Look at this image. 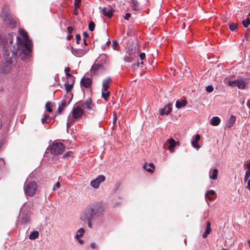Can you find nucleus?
Masks as SVG:
<instances>
[{
  "mask_svg": "<svg viewBox=\"0 0 250 250\" xmlns=\"http://www.w3.org/2000/svg\"><path fill=\"white\" fill-rule=\"evenodd\" d=\"M19 33L23 40L13 33L0 36V55L9 56L10 51L13 54H19L22 60L28 59L31 51V41L23 29L20 28Z\"/></svg>",
  "mask_w": 250,
  "mask_h": 250,
  "instance_id": "nucleus-1",
  "label": "nucleus"
},
{
  "mask_svg": "<svg viewBox=\"0 0 250 250\" xmlns=\"http://www.w3.org/2000/svg\"><path fill=\"white\" fill-rule=\"evenodd\" d=\"M104 210L99 203H93L88 205L82 212L80 219L86 222L88 227L91 229L95 224H98Z\"/></svg>",
  "mask_w": 250,
  "mask_h": 250,
  "instance_id": "nucleus-2",
  "label": "nucleus"
},
{
  "mask_svg": "<svg viewBox=\"0 0 250 250\" xmlns=\"http://www.w3.org/2000/svg\"><path fill=\"white\" fill-rule=\"evenodd\" d=\"M9 6L5 4L2 7L1 19L3 23L7 27L13 28L16 26V21L10 13Z\"/></svg>",
  "mask_w": 250,
  "mask_h": 250,
  "instance_id": "nucleus-3",
  "label": "nucleus"
},
{
  "mask_svg": "<svg viewBox=\"0 0 250 250\" xmlns=\"http://www.w3.org/2000/svg\"><path fill=\"white\" fill-rule=\"evenodd\" d=\"M83 114V110L82 107L79 105L74 106L68 116L67 127H70V124H72L79 120L82 117Z\"/></svg>",
  "mask_w": 250,
  "mask_h": 250,
  "instance_id": "nucleus-4",
  "label": "nucleus"
},
{
  "mask_svg": "<svg viewBox=\"0 0 250 250\" xmlns=\"http://www.w3.org/2000/svg\"><path fill=\"white\" fill-rule=\"evenodd\" d=\"M17 69L14 67L13 60L12 58L5 60L0 64V73L7 74Z\"/></svg>",
  "mask_w": 250,
  "mask_h": 250,
  "instance_id": "nucleus-5",
  "label": "nucleus"
},
{
  "mask_svg": "<svg viewBox=\"0 0 250 250\" xmlns=\"http://www.w3.org/2000/svg\"><path fill=\"white\" fill-rule=\"evenodd\" d=\"M105 57L104 55H101L98 58L95 63L92 66L91 69V73H97L104 71L105 67L103 64L105 62Z\"/></svg>",
  "mask_w": 250,
  "mask_h": 250,
  "instance_id": "nucleus-6",
  "label": "nucleus"
},
{
  "mask_svg": "<svg viewBox=\"0 0 250 250\" xmlns=\"http://www.w3.org/2000/svg\"><path fill=\"white\" fill-rule=\"evenodd\" d=\"M37 189V184L35 182H31L27 184L24 187L25 193L30 197H32L35 194Z\"/></svg>",
  "mask_w": 250,
  "mask_h": 250,
  "instance_id": "nucleus-7",
  "label": "nucleus"
},
{
  "mask_svg": "<svg viewBox=\"0 0 250 250\" xmlns=\"http://www.w3.org/2000/svg\"><path fill=\"white\" fill-rule=\"evenodd\" d=\"M64 146L63 144L57 142L54 143L51 147V151L52 154L58 155L63 152Z\"/></svg>",
  "mask_w": 250,
  "mask_h": 250,
  "instance_id": "nucleus-8",
  "label": "nucleus"
},
{
  "mask_svg": "<svg viewBox=\"0 0 250 250\" xmlns=\"http://www.w3.org/2000/svg\"><path fill=\"white\" fill-rule=\"evenodd\" d=\"M105 180L104 176L100 175L95 179L92 180L90 182V186L94 188H98L100 184L104 182Z\"/></svg>",
  "mask_w": 250,
  "mask_h": 250,
  "instance_id": "nucleus-9",
  "label": "nucleus"
},
{
  "mask_svg": "<svg viewBox=\"0 0 250 250\" xmlns=\"http://www.w3.org/2000/svg\"><path fill=\"white\" fill-rule=\"evenodd\" d=\"M87 50L81 49H74L71 50L72 53L77 57H81L85 54Z\"/></svg>",
  "mask_w": 250,
  "mask_h": 250,
  "instance_id": "nucleus-10",
  "label": "nucleus"
},
{
  "mask_svg": "<svg viewBox=\"0 0 250 250\" xmlns=\"http://www.w3.org/2000/svg\"><path fill=\"white\" fill-rule=\"evenodd\" d=\"M172 104L169 103L166 104L164 108L160 109V115L163 116L164 115H168L171 111Z\"/></svg>",
  "mask_w": 250,
  "mask_h": 250,
  "instance_id": "nucleus-11",
  "label": "nucleus"
},
{
  "mask_svg": "<svg viewBox=\"0 0 250 250\" xmlns=\"http://www.w3.org/2000/svg\"><path fill=\"white\" fill-rule=\"evenodd\" d=\"M167 142L169 145L168 149L169 150L170 152L172 153L174 151V147L177 144H179V142H175L173 138H170L167 140Z\"/></svg>",
  "mask_w": 250,
  "mask_h": 250,
  "instance_id": "nucleus-12",
  "label": "nucleus"
},
{
  "mask_svg": "<svg viewBox=\"0 0 250 250\" xmlns=\"http://www.w3.org/2000/svg\"><path fill=\"white\" fill-rule=\"evenodd\" d=\"M81 84L85 87H89L92 84V80L89 78L83 77L81 81Z\"/></svg>",
  "mask_w": 250,
  "mask_h": 250,
  "instance_id": "nucleus-13",
  "label": "nucleus"
},
{
  "mask_svg": "<svg viewBox=\"0 0 250 250\" xmlns=\"http://www.w3.org/2000/svg\"><path fill=\"white\" fill-rule=\"evenodd\" d=\"M111 79L110 77H106L105 78L103 81L102 90L106 91L108 88L109 83H111Z\"/></svg>",
  "mask_w": 250,
  "mask_h": 250,
  "instance_id": "nucleus-14",
  "label": "nucleus"
},
{
  "mask_svg": "<svg viewBox=\"0 0 250 250\" xmlns=\"http://www.w3.org/2000/svg\"><path fill=\"white\" fill-rule=\"evenodd\" d=\"M102 13L105 16L110 18L113 15V10L110 9H107L106 7H104L102 9Z\"/></svg>",
  "mask_w": 250,
  "mask_h": 250,
  "instance_id": "nucleus-15",
  "label": "nucleus"
},
{
  "mask_svg": "<svg viewBox=\"0 0 250 250\" xmlns=\"http://www.w3.org/2000/svg\"><path fill=\"white\" fill-rule=\"evenodd\" d=\"M200 139V136L199 134H196L195 136V139L192 140L191 142V144L192 146L198 149L200 148V146L199 145L198 142Z\"/></svg>",
  "mask_w": 250,
  "mask_h": 250,
  "instance_id": "nucleus-16",
  "label": "nucleus"
},
{
  "mask_svg": "<svg viewBox=\"0 0 250 250\" xmlns=\"http://www.w3.org/2000/svg\"><path fill=\"white\" fill-rule=\"evenodd\" d=\"M68 104H67L65 101H62L61 104L59 105L58 107L59 113H62Z\"/></svg>",
  "mask_w": 250,
  "mask_h": 250,
  "instance_id": "nucleus-17",
  "label": "nucleus"
},
{
  "mask_svg": "<svg viewBox=\"0 0 250 250\" xmlns=\"http://www.w3.org/2000/svg\"><path fill=\"white\" fill-rule=\"evenodd\" d=\"M210 225V223L209 222H208L206 230H205V232L203 233V237L204 238H206L208 236V235L210 233L211 231Z\"/></svg>",
  "mask_w": 250,
  "mask_h": 250,
  "instance_id": "nucleus-18",
  "label": "nucleus"
},
{
  "mask_svg": "<svg viewBox=\"0 0 250 250\" xmlns=\"http://www.w3.org/2000/svg\"><path fill=\"white\" fill-rule=\"evenodd\" d=\"M187 102L185 99H183L181 102L177 101L176 102L175 106L177 108H180L181 107L185 106L187 104Z\"/></svg>",
  "mask_w": 250,
  "mask_h": 250,
  "instance_id": "nucleus-19",
  "label": "nucleus"
},
{
  "mask_svg": "<svg viewBox=\"0 0 250 250\" xmlns=\"http://www.w3.org/2000/svg\"><path fill=\"white\" fill-rule=\"evenodd\" d=\"M91 100L90 99H87L85 102L82 105V108L90 109L91 107Z\"/></svg>",
  "mask_w": 250,
  "mask_h": 250,
  "instance_id": "nucleus-20",
  "label": "nucleus"
},
{
  "mask_svg": "<svg viewBox=\"0 0 250 250\" xmlns=\"http://www.w3.org/2000/svg\"><path fill=\"white\" fill-rule=\"evenodd\" d=\"M39 233L38 231H32L29 236V238L31 240H35L39 237Z\"/></svg>",
  "mask_w": 250,
  "mask_h": 250,
  "instance_id": "nucleus-21",
  "label": "nucleus"
},
{
  "mask_svg": "<svg viewBox=\"0 0 250 250\" xmlns=\"http://www.w3.org/2000/svg\"><path fill=\"white\" fill-rule=\"evenodd\" d=\"M85 232V229L83 228H81L77 232L75 238L78 240L81 237H82Z\"/></svg>",
  "mask_w": 250,
  "mask_h": 250,
  "instance_id": "nucleus-22",
  "label": "nucleus"
},
{
  "mask_svg": "<svg viewBox=\"0 0 250 250\" xmlns=\"http://www.w3.org/2000/svg\"><path fill=\"white\" fill-rule=\"evenodd\" d=\"M210 124L212 125H219V117L215 116L212 118L210 120Z\"/></svg>",
  "mask_w": 250,
  "mask_h": 250,
  "instance_id": "nucleus-23",
  "label": "nucleus"
},
{
  "mask_svg": "<svg viewBox=\"0 0 250 250\" xmlns=\"http://www.w3.org/2000/svg\"><path fill=\"white\" fill-rule=\"evenodd\" d=\"M236 120V117L234 116L231 115L229 120V121L227 123V126L228 127H230L232 126L233 124L234 123Z\"/></svg>",
  "mask_w": 250,
  "mask_h": 250,
  "instance_id": "nucleus-24",
  "label": "nucleus"
},
{
  "mask_svg": "<svg viewBox=\"0 0 250 250\" xmlns=\"http://www.w3.org/2000/svg\"><path fill=\"white\" fill-rule=\"evenodd\" d=\"M131 4V8L133 10L137 11L139 9L138 2L137 0H132Z\"/></svg>",
  "mask_w": 250,
  "mask_h": 250,
  "instance_id": "nucleus-25",
  "label": "nucleus"
},
{
  "mask_svg": "<svg viewBox=\"0 0 250 250\" xmlns=\"http://www.w3.org/2000/svg\"><path fill=\"white\" fill-rule=\"evenodd\" d=\"M215 192L213 190H209L206 194V198L211 201L212 199V196H214Z\"/></svg>",
  "mask_w": 250,
  "mask_h": 250,
  "instance_id": "nucleus-26",
  "label": "nucleus"
},
{
  "mask_svg": "<svg viewBox=\"0 0 250 250\" xmlns=\"http://www.w3.org/2000/svg\"><path fill=\"white\" fill-rule=\"evenodd\" d=\"M237 87L240 89H244L246 86V83L243 80H238Z\"/></svg>",
  "mask_w": 250,
  "mask_h": 250,
  "instance_id": "nucleus-27",
  "label": "nucleus"
},
{
  "mask_svg": "<svg viewBox=\"0 0 250 250\" xmlns=\"http://www.w3.org/2000/svg\"><path fill=\"white\" fill-rule=\"evenodd\" d=\"M109 95L110 91L107 90L106 91L102 90V96L104 99L105 101H107Z\"/></svg>",
  "mask_w": 250,
  "mask_h": 250,
  "instance_id": "nucleus-28",
  "label": "nucleus"
},
{
  "mask_svg": "<svg viewBox=\"0 0 250 250\" xmlns=\"http://www.w3.org/2000/svg\"><path fill=\"white\" fill-rule=\"evenodd\" d=\"M218 170L217 168L214 169L212 171V174L209 175V177L212 179H216L217 177Z\"/></svg>",
  "mask_w": 250,
  "mask_h": 250,
  "instance_id": "nucleus-29",
  "label": "nucleus"
},
{
  "mask_svg": "<svg viewBox=\"0 0 250 250\" xmlns=\"http://www.w3.org/2000/svg\"><path fill=\"white\" fill-rule=\"evenodd\" d=\"M50 119H49V115L46 114L42 119V124H47L49 122Z\"/></svg>",
  "mask_w": 250,
  "mask_h": 250,
  "instance_id": "nucleus-30",
  "label": "nucleus"
},
{
  "mask_svg": "<svg viewBox=\"0 0 250 250\" xmlns=\"http://www.w3.org/2000/svg\"><path fill=\"white\" fill-rule=\"evenodd\" d=\"M242 24L244 27L247 28L250 24V19L249 18H247L246 20L242 21Z\"/></svg>",
  "mask_w": 250,
  "mask_h": 250,
  "instance_id": "nucleus-31",
  "label": "nucleus"
},
{
  "mask_svg": "<svg viewBox=\"0 0 250 250\" xmlns=\"http://www.w3.org/2000/svg\"><path fill=\"white\" fill-rule=\"evenodd\" d=\"M51 103L50 102H48L45 104V107L47 111L49 112H51L52 111V109L51 108Z\"/></svg>",
  "mask_w": 250,
  "mask_h": 250,
  "instance_id": "nucleus-32",
  "label": "nucleus"
},
{
  "mask_svg": "<svg viewBox=\"0 0 250 250\" xmlns=\"http://www.w3.org/2000/svg\"><path fill=\"white\" fill-rule=\"evenodd\" d=\"M147 164L146 163H145L144 164V166H143V168L146 170L147 171V172L150 173H152L153 171L152 168H151V167L149 168V167H147Z\"/></svg>",
  "mask_w": 250,
  "mask_h": 250,
  "instance_id": "nucleus-33",
  "label": "nucleus"
},
{
  "mask_svg": "<svg viewBox=\"0 0 250 250\" xmlns=\"http://www.w3.org/2000/svg\"><path fill=\"white\" fill-rule=\"evenodd\" d=\"M65 72L66 73V75L67 77H71V78H72L73 79H74L75 78L72 75H71L70 73H69V72L70 71V68L69 67H66L65 68Z\"/></svg>",
  "mask_w": 250,
  "mask_h": 250,
  "instance_id": "nucleus-34",
  "label": "nucleus"
},
{
  "mask_svg": "<svg viewBox=\"0 0 250 250\" xmlns=\"http://www.w3.org/2000/svg\"><path fill=\"white\" fill-rule=\"evenodd\" d=\"M237 24L235 23L229 24V28L231 31H234L237 28Z\"/></svg>",
  "mask_w": 250,
  "mask_h": 250,
  "instance_id": "nucleus-35",
  "label": "nucleus"
},
{
  "mask_svg": "<svg viewBox=\"0 0 250 250\" xmlns=\"http://www.w3.org/2000/svg\"><path fill=\"white\" fill-rule=\"evenodd\" d=\"M88 28L90 31H94L95 29V23L93 21H91L88 24Z\"/></svg>",
  "mask_w": 250,
  "mask_h": 250,
  "instance_id": "nucleus-36",
  "label": "nucleus"
},
{
  "mask_svg": "<svg viewBox=\"0 0 250 250\" xmlns=\"http://www.w3.org/2000/svg\"><path fill=\"white\" fill-rule=\"evenodd\" d=\"M22 222L23 223H26L29 221V217L27 214H26L25 216L21 218Z\"/></svg>",
  "mask_w": 250,
  "mask_h": 250,
  "instance_id": "nucleus-37",
  "label": "nucleus"
},
{
  "mask_svg": "<svg viewBox=\"0 0 250 250\" xmlns=\"http://www.w3.org/2000/svg\"><path fill=\"white\" fill-rule=\"evenodd\" d=\"M72 87H73V83L65 84V90H66L67 92H69V91H71Z\"/></svg>",
  "mask_w": 250,
  "mask_h": 250,
  "instance_id": "nucleus-38",
  "label": "nucleus"
},
{
  "mask_svg": "<svg viewBox=\"0 0 250 250\" xmlns=\"http://www.w3.org/2000/svg\"><path fill=\"white\" fill-rule=\"evenodd\" d=\"M250 177V171H246L244 177V182H246L247 180H248L249 178Z\"/></svg>",
  "mask_w": 250,
  "mask_h": 250,
  "instance_id": "nucleus-39",
  "label": "nucleus"
},
{
  "mask_svg": "<svg viewBox=\"0 0 250 250\" xmlns=\"http://www.w3.org/2000/svg\"><path fill=\"white\" fill-rule=\"evenodd\" d=\"M73 152L72 151H68L65 153L63 156V158H71L72 157Z\"/></svg>",
  "mask_w": 250,
  "mask_h": 250,
  "instance_id": "nucleus-40",
  "label": "nucleus"
},
{
  "mask_svg": "<svg viewBox=\"0 0 250 250\" xmlns=\"http://www.w3.org/2000/svg\"><path fill=\"white\" fill-rule=\"evenodd\" d=\"M112 46L113 48V49L117 50V47L118 46V42L114 40L112 42Z\"/></svg>",
  "mask_w": 250,
  "mask_h": 250,
  "instance_id": "nucleus-41",
  "label": "nucleus"
},
{
  "mask_svg": "<svg viewBox=\"0 0 250 250\" xmlns=\"http://www.w3.org/2000/svg\"><path fill=\"white\" fill-rule=\"evenodd\" d=\"M238 82V80H235L233 81H230L229 83V85L233 87H237V83Z\"/></svg>",
  "mask_w": 250,
  "mask_h": 250,
  "instance_id": "nucleus-42",
  "label": "nucleus"
},
{
  "mask_svg": "<svg viewBox=\"0 0 250 250\" xmlns=\"http://www.w3.org/2000/svg\"><path fill=\"white\" fill-rule=\"evenodd\" d=\"M213 88L211 85H208L206 87V90L208 92H211L213 91Z\"/></svg>",
  "mask_w": 250,
  "mask_h": 250,
  "instance_id": "nucleus-43",
  "label": "nucleus"
},
{
  "mask_svg": "<svg viewBox=\"0 0 250 250\" xmlns=\"http://www.w3.org/2000/svg\"><path fill=\"white\" fill-rule=\"evenodd\" d=\"M139 57H140V59L142 61H143L144 59H145V57H146L145 54L144 53H142L140 54Z\"/></svg>",
  "mask_w": 250,
  "mask_h": 250,
  "instance_id": "nucleus-44",
  "label": "nucleus"
},
{
  "mask_svg": "<svg viewBox=\"0 0 250 250\" xmlns=\"http://www.w3.org/2000/svg\"><path fill=\"white\" fill-rule=\"evenodd\" d=\"M76 39L77 40V43H79V41L81 40V36L80 34H77L76 36Z\"/></svg>",
  "mask_w": 250,
  "mask_h": 250,
  "instance_id": "nucleus-45",
  "label": "nucleus"
},
{
  "mask_svg": "<svg viewBox=\"0 0 250 250\" xmlns=\"http://www.w3.org/2000/svg\"><path fill=\"white\" fill-rule=\"evenodd\" d=\"M130 17V13H126L125 16L124 17V19L126 20H128L129 18Z\"/></svg>",
  "mask_w": 250,
  "mask_h": 250,
  "instance_id": "nucleus-46",
  "label": "nucleus"
},
{
  "mask_svg": "<svg viewBox=\"0 0 250 250\" xmlns=\"http://www.w3.org/2000/svg\"><path fill=\"white\" fill-rule=\"evenodd\" d=\"M90 247L93 249H95L97 248V245L95 243H92L90 244Z\"/></svg>",
  "mask_w": 250,
  "mask_h": 250,
  "instance_id": "nucleus-47",
  "label": "nucleus"
},
{
  "mask_svg": "<svg viewBox=\"0 0 250 250\" xmlns=\"http://www.w3.org/2000/svg\"><path fill=\"white\" fill-rule=\"evenodd\" d=\"M67 31H68L69 33H70V34L72 33L73 31V27H72L71 26H68L67 27Z\"/></svg>",
  "mask_w": 250,
  "mask_h": 250,
  "instance_id": "nucleus-48",
  "label": "nucleus"
},
{
  "mask_svg": "<svg viewBox=\"0 0 250 250\" xmlns=\"http://www.w3.org/2000/svg\"><path fill=\"white\" fill-rule=\"evenodd\" d=\"M247 186L246 187L250 191V179L247 180Z\"/></svg>",
  "mask_w": 250,
  "mask_h": 250,
  "instance_id": "nucleus-49",
  "label": "nucleus"
},
{
  "mask_svg": "<svg viewBox=\"0 0 250 250\" xmlns=\"http://www.w3.org/2000/svg\"><path fill=\"white\" fill-rule=\"evenodd\" d=\"M81 2V0H75V4L76 6H79Z\"/></svg>",
  "mask_w": 250,
  "mask_h": 250,
  "instance_id": "nucleus-50",
  "label": "nucleus"
},
{
  "mask_svg": "<svg viewBox=\"0 0 250 250\" xmlns=\"http://www.w3.org/2000/svg\"><path fill=\"white\" fill-rule=\"evenodd\" d=\"M60 183L59 182H58L56 184V185H55V187H54V188H53V190H55V188H60Z\"/></svg>",
  "mask_w": 250,
  "mask_h": 250,
  "instance_id": "nucleus-51",
  "label": "nucleus"
},
{
  "mask_svg": "<svg viewBox=\"0 0 250 250\" xmlns=\"http://www.w3.org/2000/svg\"><path fill=\"white\" fill-rule=\"evenodd\" d=\"M83 36L84 37V39H85L86 38L88 37V34L87 32H85L83 33Z\"/></svg>",
  "mask_w": 250,
  "mask_h": 250,
  "instance_id": "nucleus-52",
  "label": "nucleus"
},
{
  "mask_svg": "<svg viewBox=\"0 0 250 250\" xmlns=\"http://www.w3.org/2000/svg\"><path fill=\"white\" fill-rule=\"evenodd\" d=\"M149 167H150L151 168L154 169L155 168L154 165L153 163H149L148 165Z\"/></svg>",
  "mask_w": 250,
  "mask_h": 250,
  "instance_id": "nucleus-53",
  "label": "nucleus"
},
{
  "mask_svg": "<svg viewBox=\"0 0 250 250\" xmlns=\"http://www.w3.org/2000/svg\"><path fill=\"white\" fill-rule=\"evenodd\" d=\"M246 167L248 168V170L247 171H250V162L249 163L247 164Z\"/></svg>",
  "mask_w": 250,
  "mask_h": 250,
  "instance_id": "nucleus-54",
  "label": "nucleus"
},
{
  "mask_svg": "<svg viewBox=\"0 0 250 250\" xmlns=\"http://www.w3.org/2000/svg\"><path fill=\"white\" fill-rule=\"evenodd\" d=\"M248 33H246L244 35V38L243 39V41H244V40H248Z\"/></svg>",
  "mask_w": 250,
  "mask_h": 250,
  "instance_id": "nucleus-55",
  "label": "nucleus"
},
{
  "mask_svg": "<svg viewBox=\"0 0 250 250\" xmlns=\"http://www.w3.org/2000/svg\"><path fill=\"white\" fill-rule=\"evenodd\" d=\"M72 38H73V36L72 35H69V36H68L67 37V39L68 40H71L72 39Z\"/></svg>",
  "mask_w": 250,
  "mask_h": 250,
  "instance_id": "nucleus-56",
  "label": "nucleus"
},
{
  "mask_svg": "<svg viewBox=\"0 0 250 250\" xmlns=\"http://www.w3.org/2000/svg\"><path fill=\"white\" fill-rule=\"evenodd\" d=\"M83 43L85 45H88V43L86 42L85 39H83Z\"/></svg>",
  "mask_w": 250,
  "mask_h": 250,
  "instance_id": "nucleus-57",
  "label": "nucleus"
},
{
  "mask_svg": "<svg viewBox=\"0 0 250 250\" xmlns=\"http://www.w3.org/2000/svg\"><path fill=\"white\" fill-rule=\"evenodd\" d=\"M2 125V120H1V119L0 118V129L1 128Z\"/></svg>",
  "mask_w": 250,
  "mask_h": 250,
  "instance_id": "nucleus-58",
  "label": "nucleus"
},
{
  "mask_svg": "<svg viewBox=\"0 0 250 250\" xmlns=\"http://www.w3.org/2000/svg\"><path fill=\"white\" fill-rule=\"evenodd\" d=\"M79 242L80 243V244H83V241L81 239H80V238L78 240Z\"/></svg>",
  "mask_w": 250,
  "mask_h": 250,
  "instance_id": "nucleus-59",
  "label": "nucleus"
},
{
  "mask_svg": "<svg viewBox=\"0 0 250 250\" xmlns=\"http://www.w3.org/2000/svg\"><path fill=\"white\" fill-rule=\"evenodd\" d=\"M106 44L108 45L110 44V41H108L107 42H106Z\"/></svg>",
  "mask_w": 250,
  "mask_h": 250,
  "instance_id": "nucleus-60",
  "label": "nucleus"
},
{
  "mask_svg": "<svg viewBox=\"0 0 250 250\" xmlns=\"http://www.w3.org/2000/svg\"><path fill=\"white\" fill-rule=\"evenodd\" d=\"M248 243H249V246H250V239H249V240H248Z\"/></svg>",
  "mask_w": 250,
  "mask_h": 250,
  "instance_id": "nucleus-61",
  "label": "nucleus"
},
{
  "mask_svg": "<svg viewBox=\"0 0 250 250\" xmlns=\"http://www.w3.org/2000/svg\"><path fill=\"white\" fill-rule=\"evenodd\" d=\"M116 122V119H114L113 121V124H115Z\"/></svg>",
  "mask_w": 250,
  "mask_h": 250,
  "instance_id": "nucleus-62",
  "label": "nucleus"
},
{
  "mask_svg": "<svg viewBox=\"0 0 250 250\" xmlns=\"http://www.w3.org/2000/svg\"><path fill=\"white\" fill-rule=\"evenodd\" d=\"M228 250V249H224V248H223V249H222V250Z\"/></svg>",
  "mask_w": 250,
  "mask_h": 250,
  "instance_id": "nucleus-63",
  "label": "nucleus"
},
{
  "mask_svg": "<svg viewBox=\"0 0 250 250\" xmlns=\"http://www.w3.org/2000/svg\"><path fill=\"white\" fill-rule=\"evenodd\" d=\"M139 65H140V63H137V66H139Z\"/></svg>",
  "mask_w": 250,
  "mask_h": 250,
  "instance_id": "nucleus-64",
  "label": "nucleus"
}]
</instances>
